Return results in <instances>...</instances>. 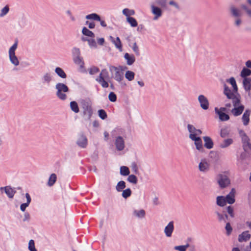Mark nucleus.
Returning a JSON list of instances; mask_svg holds the SVG:
<instances>
[{"mask_svg":"<svg viewBox=\"0 0 251 251\" xmlns=\"http://www.w3.org/2000/svg\"><path fill=\"white\" fill-rule=\"evenodd\" d=\"M83 113L84 116L88 119L90 120L93 114V110L91 104L88 102L83 105Z\"/></svg>","mask_w":251,"mask_h":251,"instance_id":"nucleus-16","label":"nucleus"},{"mask_svg":"<svg viewBox=\"0 0 251 251\" xmlns=\"http://www.w3.org/2000/svg\"><path fill=\"white\" fill-rule=\"evenodd\" d=\"M66 14L69 17L70 20L72 22H75L76 20L75 17L73 15L72 12L70 10H67L66 11Z\"/></svg>","mask_w":251,"mask_h":251,"instance_id":"nucleus-61","label":"nucleus"},{"mask_svg":"<svg viewBox=\"0 0 251 251\" xmlns=\"http://www.w3.org/2000/svg\"><path fill=\"white\" fill-rule=\"evenodd\" d=\"M210 162L206 158L201 159L198 166L199 171L202 173L207 172L210 169Z\"/></svg>","mask_w":251,"mask_h":251,"instance_id":"nucleus-12","label":"nucleus"},{"mask_svg":"<svg viewBox=\"0 0 251 251\" xmlns=\"http://www.w3.org/2000/svg\"><path fill=\"white\" fill-rule=\"evenodd\" d=\"M133 215L136 218L142 219L145 218L146 212L144 209H134L133 211Z\"/></svg>","mask_w":251,"mask_h":251,"instance_id":"nucleus-28","label":"nucleus"},{"mask_svg":"<svg viewBox=\"0 0 251 251\" xmlns=\"http://www.w3.org/2000/svg\"><path fill=\"white\" fill-rule=\"evenodd\" d=\"M52 78L50 73H46L41 77L42 83L44 85H49L52 80Z\"/></svg>","mask_w":251,"mask_h":251,"instance_id":"nucleus-21","label":"nucleus"},{"mask_svg":"<svg viewBox=\"0 0 251 251\" xmlns=\"http://www.w3.org/2000/svg\"><path fill=\"white\" fill-rule=\"evenodd\" d=\"M109 39L115 45L116 49H117L120 51H122V44L119 37H117L116 38H114L112 36H109Z\"/></svg>","mask_w":251,"mask_h":251,"instance_id":"nucleus-22","label":"nucleus"},{"mask_svg":"<svg viewBox=\"0 0 251 251\" xmlns=\"http://www.w3.org/2000/svg\"><path fill=\"white\" fill-rule=\"evenodd\" d=\"M99 72V69L97 67H92L89 69V73L90 75H93L96 74Z\"/></svg>","mask_w":251,"mask_h":251,"instance_id":"nucleus-58","label":"nucleus"},{"mask_svg":"<svg viewBox=\"0 0 251 251\" xmlns=\"http://www.w3.org/2000/svg\"><path fill=\"white\" fill-rule=\"evenodd\" d=\"M55 73L57 74V75L62 78H66L67 77V75L63 70L57 67L54 70Z\"/></svg>","mask_w":251,"mask_h":251,"instance_id":"nucleus-37","label":"nucleus"},{"mask_svg":"<svg viewBox=\"0 0 251 251\" xmlns=\"http://www.w3.org/2000/svg\"><path fill=\"white\" fill-rule=\"evenodd\" d=\"M217 182L221 188L227 187L230 182L228 177L224 174H219L217 176Z\"/></svg>","mask_w":251,"mask_h":251,"instance_id":"nucleus-9","label":"nucleus"},{"mask_svg":"<svg viewBox=\"0 0 251 251\" xmlns=\"http://www.w3.org/2000/svg\"><path fill=\"white\" fill-rule=\"evenodd\" d=\"M82 33L83 35L87 36L88 37L92 38H94L95 37L94 33L86 27H84L82 28Z\"/></svg>","mask_w":251,"mask_h":251,"instance_id":"nucleus-43","label":"nucleus"},{"mask_svg":"<svg viewBox=\"0 0 251 251\" xmlns=\"http://www.w3.org/2000/svg\"><path fill=\"white\" fill-rule=\"evenodd\" d=\"M133 51L137 56L140 55V50L139 47L136 42L134 43L132 46L131 47Z\"/></svg>","mask_w":251,"mask_h":251,"instance_id":"nucleus-54","label":"nucleus"},{"mask_svg":"<svg viewBox=\"0 0 251 251\" xmlns=\"http://www.w3.org/2000/svg\"><path fill=\"white\" fill-rule=\"evenodd\" d=\"M230 10L231 15L235 18H239L242 15L241 10L233 5L230 7Z\"/></svg>","mask_w":251,"mask_h":251,"instance_id":"nucleus-29","label":"nucleus"},{"mask_svg":"<svg viewBox=\"0 0 251 251\" xmlns=\"http://www.w3.org/2000/svg\"><path fill=\"white\" fill-rule=\"evenodd\" d=\"M226 109V107L215 108V112L219 116V119L221 121H226L229 119V116L225 113Z\"/></svg>","mask_w":251,"mask_h":251,"instance_id":"nucleus-13","label":"nucleus"},{"mask_svg":"<svg viewBox=\"0 0 251 251\" xmlns=\"http://www.w3.org/2000/svg\"><path fill=\"white\" fill-rule=\"evenodd\" d=\"M56 178H57L56 175L55 174H52L50 176L49 178V180L48 182V185L49 186H52L56 182Z\"/></svg>","mask_w":251,"mask_h":251,"instance_id":"nucleus-46","label":"nucleus"},{"mask_svg":"<svg viewBox=\"0 0 251 251\" xmlns=\"http://www.w3.org/2000/svg\"><path fill=\"white\" fill-rule=\"evenodd\" d=\"M98 114L99 117L102 120L105 119L107 117V114L103 109L99 110L98 111Z\"/></svg>","mask_w":251,"mask_h":251,"instance_id":"nucleus-56","label":"nucleus"},{"mask_svg":"<svg viewBox=\"0 0 251 251\" xmlns=\"http://www.w3.org/2000/svg\"><path fill=\"white\" fill-rule=\"evenodd\" d=\"M224 94L227 97L228 99L232 100V101L235 99H239L240 96L237 92H235L234 91L232 92L231 90L225 84L224 85Z\"/></svg>","mask_w":251,"mask_h":251,"instance_id":"nucleus-14","label":"nucleus"},{"mask_svg":"<svg viewBox=\"0 0 251 251\" xmlns=\"http://www.w3.org/2000/svg\"><path fill=\"white\" fill-rule=\"evenodd\" d=\"M198 100L200 103L201 107L203 110H207L209 108V103L207 98L203 95L198 96Z\"/></svg>","mask_w":251,"mask_h":251,"instance_id":"nucleus-17","label":"nucleus"},{"mask_svg":"<svg viewBox=\"0 0 251 251\" xmlns=\"http://www.w3.org/2000/svg\"><path fill=\"white\" fill-rule=\"evenodd\" d=\"M251 235L250 234L249 231H245L243 232L238 236V241L239 242H246L250 239Z\"/></svg>","mask_w":251,"mask_h":251,"instance_id":"nucleus-23","label":"nucleus"},{"mask_svg":"<svg viewBox=\"0 0 251 251\" xmlns=\"http://www.w3.org/2000/svg\"><path fill=\"white\" fill-rule=\"evenodd\" d=\"M76 144L81 148H86L88 145V139L84 134L80 133L78 135L76 141Z\"/></svg>","mask_w":251,"mask_h":251,"instance_id":"nucleus-15","label":"nucleus"},{"mask_svg":"<svg viewBox=\"0 0 251 251\" xmlns=\"http://www.w3.org/2000/svg\"><path fill=\"white\" fill-rule=\"evenodd\" d=\"M204 147L207 149H211L213 147V142L212 139L208 136H205L203 138Z\"/></svg>","mask_w":251,"mask_h":251,"instance_id":"nucleus-32","label":"nucleus"},{"mask_svg":"<svg viewBox=\"0 0 251 251\" xmlns=\"http://www.w3.org/2000/svg\"><path fill=\"white\" fill-rule=\"evenodd\" d=\"M88 43L91 48L96 49L97 47L96 42L93 38H90Z\"/></svg>","mask_w":251,"mask_h":251,"instance_id":"nucleus-55","label":"nucleus"},{"mask_svg":"<svg viewBox=\"0 0 251 251\" xmlns=\"http://www.w3.org/2000/svg\"><path fill=\"white\" fill-rule=\"evenodd\" d=\"M108 99L110 101L115 102L117 100V96L114 92H111L109 94Z\"/></svg>","mask_w":251,"mask_h":251,"instance_id":"nucleus-57","label":"nucleus"},{"mask_svg":"<svg viewBox=\"0 0 251 251\" xmlns=\"http://www.w3.org/2000/svg\"><path fill=\"white\" fill-rule=\"evenodd\" d=\"M251 75V70L250 69L244 68L241 71L240 75L242 77L245 78Z\"/></svg>","mask_w":251,"mask_h":251,"instance_id":"nucleus-44","label":"nucleus"},{"mask_svg":"<svg viewBox=\"0 0 251 251\" xmlns=\"http://www.w3.org/2000/svg\"><path fill=\"white\" fill-rule=\"evenodd\" d=\"M1 190H4L5 194L9 198H13L16 191L14 188H12L10 186H6L5 187H1Z\"/></svg>","mask_w":251,"mask_h":251,"instance_id":"nucleus-20","label":"nucleus"},{"mask_svg":"<svg viewBox=\"0 0 251 251\" xmlns=\"http://www.w3.org/2000/svg\"><path fill=\"white\" fill-rule=\"evenodd\" d=\"M124 58L126 60V64L128 66L132 65L135 61V57L133 54L126 53Z\"/></svg>","mask_w":251,"mask_h":251,"instance_id":"nucleus-24","label":"nucleus"},{"mask_svg":"<svg viewBox=\"0 0 251 251\" xmlns=\"http://www.w3.org/2000/svg\"><path fill=\"white\" fill-rule=\"evenodd\" d=\"M28 249L29 251H37L35 247V243L33 240H30L28 242Z\"/></svg>","mask_w":251,"mask_h":251,"instance_id":"nucleus-53","label":"nucleus"},{"mask_svg":"<svg viewBox=\"0 0 251 251\" xmlns=\"http://www.w3.org/2000/svg\"><path fill=\"white\" fill-rule=\"evenodd\" d=\"M109 71L114 80L119 83H121L124 79L123 73L122 71H124L127 69L126 66H120L117 67L114 66H109Z\"/></svg>","mask_w":251,"mask_h":251,"instance_id":"nucleus-2","label":"nucleus"},{"mask_svg":"<svg viewBox=\"0 0 251 251\" xmlns=\"http://www.w3.org/2000/svg\"><path fill=\"white\" fill-rule=\"evenodd\" d=\"M9 8L8 6L6 5L3 7L0 12V17H3L5 16L9 12Z\"/></svg>","mask_w":251,"mask_h":251,"instance_id":"nucleus-52","label":"nucleus"},{"mask_svg":"<svg viewBox=\"0 0 251 251\" xmlns=\"http://www.w3.org/2000/svg\"><path fill=\"white\" fill-rule=\"evenodd\" d=\"M122 196L125 199H127L131 195V190L130 188H127L122 191Z\"/></svg>","mask_w":251,"mask_h":251,"instance_id":"nucleus-50","label":"nucleus"},{"mask_svg":"<svg viewBox=\"0 0 251 251\" xmlns=\"http://www.w3.org/2000/svg\"><path fill=\"white\" fill-rule=\"evenodd\" d=\"M189 247L188 244L185 245L176 246L174 247V249L178 251H186L187 249Z\"/></svg>","mask_w":251,"mask_h":251,"instance_id":"nucleus-51","label":"nucleus"},{"mask_svg":"<svg viewBox=\"0 0 251 251\" xmlns=\"http://www.w3.org/2000/svg\"><path fill=\"white\" fill-rule=\"evenodd\" d=\"M239 134L242 139L244 150L246 151H248L251 146V138L249 139L244 131L242 130L239 131Z\"/></svg>","mask_w":251,"mask_h":251,"instance_id":"nucleus-8","label":"nucleus"},{"mask_svg":"<svg viewBox=\"0 0 251 251\" xmlns=\"http://www.w3.org/2000/svg\"><path fill=\"white\" fill-rule=\"evenodd\" d=\"M120 174L123 176H127L130 174L129 168L125 166H122L120 168Z\"/></svg>","mask_w":251,"mask_h":251,"instance_id":"nucleus-40","label":"nucleus"},{"mask_svg":"<svg viewBox=\"0 0 251 251\" xmlns=\"http://www.w3.org/2000/svg\"><path fill=\"white\" fill-rule=\"evenodd\" d=\"M191 140L194 141V144L197 150L200 151H202L203 150L202 142L200 137H197Z\"/></svg>","mask_w":251,"mask_h":251,"instance_id":"nucleus-26","label":"nucleus"},{"mask_svg":"<svg viewBox=\"0 0 251 251\" xmlns=\"http://www.w3.org/2000/svg\"><path fill=\"white\" fill-rule=\"evenodd\" d=\"M126 22L130 25L132 27H136L138 25L136 20L133 17H130L126 18Z\"/></svg>","mask_w":251,"mask_h":251,"instance_id":"nucleus-47","label":"nucleus"},{"mask_svg":"<svg viewBox=\"0 0 251 251\" xmlns=\"http://www.w3.org/2000/svg\"><path fill=\"white\" fill-rule=\"evenodd\" d=\"M241 7L243 9H244L246 12V13H247L248 15L250 17H251V9H249L247 6H246V5L245 4H242L241 5Z\"/></svg>","mask_w":251,"mask_h":251,"instance_id":"nucleus-63","label":"nucleus"},{"mask_svg":"<svg viewBox=\"0 0 251 251\" xmlns=\"http://www.w3.org/2000/svg\"><path fill=\"white\" fill-rule=\"evenodd\" d=\"M236 190L232 188L229 193L225 197L226 203L232 204L235 202Z\"/></svg>","mask_w":251,"mask_h":251,"instance_id":"nucleus-19","label":"nucleus"},{"mask_svg":"<svg viewBox=\"0 0 251 251\" xmlns=\"http://www.w3.org/2000/svg\"><path fill=\"white\" fill-rule=\"evenodd\" d=\"M243 86L246 91L251 90V79L250 78H245L243 81Z\"/></svg>","mask_w":251,"mask_h":251,"instance_id":"nucleus-36","label":"nucleus"},{"mask_svg":"<svg viewBox=\"0 0 251 251\" xmlns=\"http://www.w3.org/2000/svg\"><path fill=\"white\" fill-rule=\"evenodd\" d=\"M127 181L133 184H136L138 182V178L134 175H129L127 178Z\"/></svg>","mask_w":251,"mask_h":251,"instance_id":"nucleus-42","label":"nucleus"},{"mask_svg":"<svg viewBox=\"0 0 251 251\" xmlns=\"http://www.w3.org/2000/svg\"><path fill=\"white\" fill-rule=\"evenodd\" d=\"M168 4L169 5L172 6L177 10H179L180 9L178 3L174 0H170L168 1Z\"/></svg>","mask_w":251,"mask_h":251,"instance_id":"nucleus-49","label":"nucleus"},{"mask_svg":"<svg viewBox=\"0 0 251 251\" xmlns=\"http://www.w3.org/2000/svg\"><path fill=\"white\" fill-rule=\"evenodd\" d=\"M30 219V215L28 212H25L23 219L24 222H28Z\"/></svg>","mask_w":251,"mask_h":251,"instance_id":"nucleus-64","label":"nucleus"},{"mask_svg":"<svg viewBox=\"0 0 251 251\" xmlns=\"http://www.w3.org/2000/svg\"><path fill=\"white\" fill-rule=\"evenodd\" d=\"M126 78L129 81H131L134 79L135 73L131 71H127L125 75Z\"/></svg>","mask_w":251,"mask_h":251,"instance_id":"nucleus-41","label":"nucleus"},{"mask_svg":"<svg viewBox=\"0 0 251 251\" xmlns=\"http://www.w3.org/2000/svg\"><path fill=\"white\" fill-rule=\"evenodd\" d=\"M122 13L126 17V18H128L132 17V16L134 15L135 12L133 9L126 8L123 10Z\"/></svg>","mask_w":251,"mask_h":251,"instance_id":"nucleus-33","label":"nucleus"},{"mask_svg":"<svg viewBox=\"0 0 251 251\" xmlns=\"http://www.w3.org/2000/svg\"><path fill=\"white\" fill-rule=\"evenodd\" d=\"M187 127L189 133V137L190 139H193L195 138L199 137V136L202 133L201 130L196 128L192 125L188 124Z\"/></svg>","mask_w":251,"mask_h":251,"instance_id":"nucleus-11","label":"nucleus"},{"mask_svg":"<svg viewBox=\"0 0 251 251\" xmlns=\"http://www.w3.org/2000/svg\"><path fill=\"white\" fill-rule=\"evenodd\" d=\"M227 82H228L232 85L233 91L235 92H237L238 91L237 86L236 85V81L234 77H231L229 79H228Z\"/></svg>","mask_w":251,"mask_h":251,"instance_id":"nucleus-48","label":"nucleus"},{"mask_svg":"<svg viewBox=\"0 0 251 251\" xmlns=\"http://www.w3.org/2000/svg\"><path fill=\"white\" fill-rule=\"evenodd\" d=\"M225 228H226V234L227 235H229L232 231V228L231 226H230V224L229 223H227L226 224Z\"/></svg>","mask_w":251,"mask_h":251,"instance_id":"nucleus-60","label":"nucleus"},{"mask_svg":"<svg viewBox=\"0 0 251 251\" xmlns=\"http://www.w3.org/2000/svg\"><path fill=\"white\" fill-rule=\"evenodd\" d=\"M121 133L122 130L120 128L115 129L111 132L114 145L118 151H123L126 148V137L122 135Z\"/></svg>","mask_w":251,"mask_h":251,"instance_id":"nucleus-1","label":"nucleus"},{"mask_svg":"<svg viewBox=\"0 0 251 251\" xmlns=\"http://www.w3.org/2000/svg\"><path fill=\"white\" fill-rule=\"evenodd\" d=\"M250 114L251 111L249 109L246 110L244 113L242 118L244 125L247 126L249 124Z\"/></svg>","mask_w":251,"mask_h":251,"instance_id":"nucleus-30","label":"nucleus"},{"mask_svg":"<svg viewBox=\"0 0 251 251\" xmlns=\"http://www.w3.org/2000/svg\"><path fill=\"white\" fill-rule=\"evenodd\" d=\"M216 204L217 205L223 207L226 204V201L225 200V196H219L216 197Z\"/></svg>","mask_w":251,"mask_h":251,"instance_id":"nucleus-35","label":"nucleus"},{"mask_svg":"<svg viewBox=\"0 0 251 251\" xmlns=\"http://www.w3.org/2000/svg\"><path fill=\"white\" fill-rule=\"evenodd\" d=\"M18 48V41H16L8 50V56L9 60L12 64L18 66L20 61L16 55L15 52Z\"/></svg>","mask_w":251,"mask_h":251,"instance_id":"nucleus-4","label":"nucleus"},{"mask_svg":"<svg viewBox=\"0 0 251 251\" xmlns=\"http://www.w3.org/2000/svg\"><path fill=\"white\" fill-rule=\"evenodd\" d=\"M25 197L26 198V202L21 204L20 205V209L23 212H24L25 210L26 207L29 206L31 201V198L28 193H26L25 194Z\"/></svg>","mask_w":251,"mask_h":251,"instance_id":"nucleus-27","label":"nucleus"},{"mask_svg":"<svg viewBox=\"0 0 251 251\" xmlns=\"http://www.w3.org/2000/svg\"><path fill=\"white\" fill-rule=\"evenodd\" d=\"M174 228V222L170 221L164 228V232L166 237L168 238L172 237Z\"/></svg>","mask_w":251,"mask_h":251,"instance_id":"nucleus-18","label":"nucleus"},{"mask_svg":"<svg viewBox=\"0 0 251 251\" xmlns=\"http://www.w3.org/2000/svg\"><path fill=\"white\" fill-rule=\"evenodd\" d=\"M56 90V95L61 100H65L67 99V96L65 93L69 92V88L68 86L61 82L56 84L55 86Z\"/></svg>","mask_w":251,"mask_h":251,"instance_id":"nucleus-3","label":"nucleus"},{"mask_svg":"<svg viewBox=\"0 0 251 251\" xmlns=\"http://www.w3.org/2000/svg\"><path fill=\"white\" fill-rule=\"evenodd\" d=\"M70 108L74 113H78L79 112V108L77 103L75 101H72L70 103Z\"/></svg>","mask_w":251,"mask_h":251,"instance_id":"nucleus-39","label":"nucleus"},{"mask_svg":"<svg viewBox=\"0 0 251 251\" xmlns=\"http://www.w3.org/2000/svg\"><path fill=\"white\" fill-rule=\"evenodd\" d=\"M226 210L228 214L232 218L234 217V209L231 206H228L226 208Z\"/></svg>","mask_w":251,"mask_h":251,"instance_id":"nucleus-59","label":"nucleus"},{"mask_svg":"<svg viewBox=\"0 0 251 251\" xmlns=\"http://www.w3.org/2000/svg\"><path fill=\"white\" fill-rule=\"evenodd\" d=\"M131 169H132L133 172H134L136 174H138V173H139L138 168L137 164L135 162H133L131 164Z\"/></svg>","mask_w":251,"mask_h":251,"instance_id":"nucleus-62","label":"nucleus"},{"mask_svg":"<svg viewBox=\"0 0 251 251\" xmlns=\"http://www.w3.org/2000/svg\"><path fill=\"white\" fill-rule=\"evenodd\" d=\"M230 133V129L229 126H226L223 127L220 131V136L222 138H225L228 136Z\"/></svg>","mask_w":251,"mask_h":251,"instance_id":"nucleus-34","label":"nucleus"},{"mask_svg":"<svg viewBox=\"0 0 251 251\" xmlns=\"http://www.w3.org/2000/svg\"><path fill=\"white\" fill-rule=\"evenodd\" d=\"M73 59L74 63L79 66L80 68L83 69L84 66V62L83 58L81 56L80 50L79 48L74 47L72 50Z\"/></svg>","mask_w":251,"mask_h":251,"instance_id":"nucleus-5","label":"nucleus"},{"mask_svg":"<svg viewBox=\"0 0 251 251\" xmlns=\"http://www.w3.org/2000/svg\"><path fill=\"white\" fill-rule=\"evenodd\" d=\"M85 18L87 20H92L94 21L100 20V16L96 13H92L86 16Z\"/></svg>","mask_w":251,"mask_h":251,"instance_id":"nucleus-45","label":"nucleus"},{"mask_svg":"<svg viewBox=\"0 0 251 251\" xmlns=\"http://www.w3.org/2000/svg\"><path fill=\"white\" fill-rule=\"evenodd\" d=\"M232 102L234 107L231 110L232 114L234 116H238L241 115L244 111V106L241 103L240 98L234 99Z\"/></svg>","mask_w":251,"mask_h":251,"instance_id":"nucleus-6","label":"nucleus"},{"mask_svg":"<svg viewBox=\"0 0 251 251\" xmlns=\"http://www.w3.org/2000/svg\"><path fill=\"white\" fill-rule=\"evenodd\" d=\"M151 11L154 16L153 18L154 20H157L162 16L163 13V9L161 7L155 5L154 3L151 4Z\"/></svg>","mask_w":251,"mask_h":251,"instance_id":"nucleus-10","label":"nucleus"},{"mask_svg":"<svg viewBox=\"0 0 251 251\" xmlns=\"http://www.w3.org/2000/svg\"><path fill=\"white\" fill-rule=\"evenodd\" d=\"M214 213L219 222H226V220L227 219L228 216L225 214L224 212H221L219 210H216Z\"/></svg>","mask_w":251,"mask_h":251,"instance_id":"nucleus-25","label":"nucleus"},{"mask_svg":"<svg viewBox=\"0 0 251 251\" xmlns=\"http://www.w3.org/2000/svg\"><path fill=\"white\" fill-rule=\"evenodd\" d=\"M108 77V73L106 69H102L99 76L96 78V80L99 82L103 88H107L109 86L108 83L105 80Z\"/></svg>","mask_w":251,"mask_h":251,"instance_id":"nucleus-7","label":"nucleus"},{"mask_svg":"<svg viewBox=\"0 0 251 251\" xmlns=\"http://www.w3.org/2000/svg\"><path fill=\"white\" fill-rule=\"evenodd\" d=\"M233 143V140L232 138H227L224 139L223 142L220 143L219 147L222 149H225L232 145Z\"/></svg>","mask_w":251,"mask_h":251,"instance_id":"nucleus-31","label":"nucleus"},{"mask_svg":"<svg viewBox=\"0 0 251 251\" xmlns=\"http://www.w3.org/2000/svg\"><path fill=\"white\" fill-rule=\"evenodd\" d=\"M126 187V182L123 180H121L117 183L116 186V190L117 192H120L123 191Z\"/></svg>","mask_w":251,"mask_h":251,"instance_id":"nucleus-38","label":"nucleus"}]
</instances>
